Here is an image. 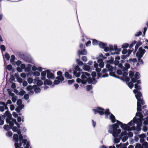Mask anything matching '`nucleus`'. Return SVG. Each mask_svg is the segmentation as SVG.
<instances>
[{"instance_id":"12","label":"nucleus","mask_w":148,"mask_h":148,"mask_svg":"<svg viewBox=\"0 0 148 148\" xmlns=\"http://www.w3.org/2000/svg\"><path fill=\"white\" fill-rule=\"evenodd\" d=\"M87 81L89 84H92L94 85L95 84L98 82L96 80L95 78L89 77L87 79Z\"/></svg>"},{"instance_id":"57","label":"nucleus","mask_w":148,"mask_h":148,"mask_svg":"<svg viewBox=\"0 0 148 148\" xmlns=\"http://www.w3.org/2000/svg\"><path fill=\"white\" fill-rule=\"evenodd\" d=\"M109 75L110 76H112L114 77H115V76L116 75L115 72H113V71H110Z\"/></svg>"},{"instance_id":"3","label":"nucleus","mask_w":148,"mask_h":148,"mask_svg":"<svg viewBox=\"0 0 148 148\" xmlns=\"http://www.w3.org/2000/svg\"><path fill=\"white\" fill-rule=\"evenodd\" d=\"M137 61L136 58L133 59L130 58L126 60H121L120 61V64L119 65L120 68L122 69L123 71H128V69L130 68V65L129 63L131 64L136 62Z\"/></svg>"},{"instance_id":"32","label":"nucleus","mask_w":148,"mask_h":148,"mask_svg":"<svg viewBox=\"0 0 148 148\" xmlns=\"http://www.w3.org/2000/svg\"><path fill=\"white\" fill-rule=\"evenodd\" d=\"M81 72L78 71V72L76 71H73V73L74 75L76 77H79L81 75Z\"/></svg>"},{"instance_id":"39","label":"nucleus","mask_w":148,"mask_h":148,"mask_svg":"<svg viewBox=\"0 0 148 148\" xmlns=\"http://www.w3.org/2000/svg\"><path fill=\"white\" fill-rule=\"evenodd\" d=\"M74 70L73 71H76L79 72H82V69H80L79 66L78 65L76 66L74 68Z\"/></svg>"},{"instance_id":"54","label":"nucleus","mask_w":148,"mask_h":148,"mask_svg":"<svg viewBox=\"0 0 148 148\" xmlns=\"http://www.w3.org/2000/svg\"><path fill=\"white\" fill-rule=\"evenodd\" d=\"M13 81H15V78L13 75H12L10 79V83H12Z\"/></svg>"},{"instance_id":"16","label":"nucleus","mask_w":148,"mask_h":148,"mask_svg":"<svg viewBox=\"0 0 148 148\" xmlns=\"http://www.w3.org/2000/svg\"><path fill=\"white\" fill-rule=\"evenodd\" d=\"M114 138V144L112 146H109V148H115V146L114 145V144L118 143L120 142L121 139L120 138H119L117 137Z\"/></svg>"},{"instance_id":"7","label":"nucleus","mask_w":148,"mask_h":148,"mask_svg":"<svg viewBox=\"0 0 148 148\" xmlns=\"http://www.w3.org/2000/svg\"><path fill=\"white\" fill-rule=\"evenodd\" d=\"M145 52V50L143 49L142 47H140L136 52V56L137 58H142Z\"/></svg>"},{"instance_id":"35","label":"nucleus","mask_w":148,"mask_h":148,"mask_svg":"<svg viewBox=\"0 0 148 148\" xmlns=\"http://www.w3.org/2000/svg\"><path fill=\"white\" fill-rule=\"evenodd\" d=\"M32 74L34 76H39L40 75V73L39 72L37 71H35L34 72L31 71Z\"/></svg>"},{"instance_id":"63","label":"nucleus","mask_w":148,"mask_h":148,"mask_svg":"<svg viewBox=\"0 0 148 148\" xmlns=\"http://www.w3.org/2000/svg\"><path fill=\"white\" fill-rule=\"evenodd\" d=\"M128 52V50L126 49H124L122 51V53L123 55H125L127 54Z\"/></svg>"},{"instance_id":"5","label":"nucleus","mask_w":148,"mask_h":148,"mask_svg":"<svg viewBox=\"0 0 148 148\" xmlns=\"http://www.w3.org/2000/svg\"><path fill=\"white\" fill-rule=\"evenodd\" d=\"M140 118H138L136 116L133 118V120L135 121V123L137 124L136 130L137 131H140L141 129V127L143 124V120H140Z\"/></svg>"},{"instance_id":"30","label":"nucleus","mask_w":148,"mask_h":148,"mask_svg":"<svg viewBox=\"0 0 148 148\" xmlns=\"http://www.w3.org/2000/svg\"><path fill=\"white\" fill-rule=\"evenodd\" d=\"M121 50V48H117L116 50V51H115L113 53H111V55H114L115 54L118 55L120 53V52Z\"/></svg>"},{"instance_id":"50","label":"nucleus","mask_w":148,"mask_h":148,"mask_svg":"<svg viewBox=\"0 0 148 148\" xmlns=\"http://www.w3.org/2000/svg\"><path fill=\"white\" fill-rule=\"evenodd\" d=\"M134 88L138 90H140L141 89V86L137 84H134Z\"/></svg>"},{"instance_id":"22","label":"nucleus","mask_w":148,"mask_h":148,"mask_svg":"<svg viewBox=\"0 0 148 148\" xmlns=\"http://www.w3.org/2000/svg\"><path fill=\"white\" fill-rule=\"evenodd\" d=\"M10 116H12V115L11 114L9 111L8 110L6 111L3 115H2L3 117L4 118H5V117H7V118H8V117Z\"/></svg>"},{"instance_id":"26","label":"nucleus","mask_w":148,"mask_h":148,"mask_svg":"<svg viewBox=\"0 0 148 148\" xmlns=\"http://www.w3.org/2000/svg\"><path fill=\"white\" fill-rule=\"evenodd\" d=\"M65 77L67 78V79H71L72 78V77L71 75L68 72H66L64 73Z\"/></svg>"},{"instance_id":"48","label":"nucleus","mask_w":148,"mask_h":148,"mask_svg":"<svg viewBox=\"0 0 148 148\" xmlns=\"http://www.w3.org/2000/svg\"><path fill=\"white\" fill-rule=\"evenodd\" d=\"M43 84V83L42 81L39 80H38L37 83V85L38 87H40V86L42 85Z\"/></svg>"},{"instance_id":"61","label":"nucleus","mask_w":148,"mask_h":148,"mask_svg":"<svg viewBox=\"0 0 148 148\" xmlns=\"http://www.w3.org/2000/svg\"><path fill=\"white\" fill-rule=\"evenodd\" d=\"M6 135L8 137H11L12 135V133L11 131H9L6 133Z\"/></svg>"},{"instance_id":"44","label":"nucleus","mask_w":148,"mask_h":148,"mask_svg":"<svg viewBox=\"0 0 148 148\" xmlns=\"http://www.w3.org/2000/svg\"><path fill=\"white\" fill-rule=\"evenodd\" d=\"M7 91H8L9 93V95L10 96L12 97H15V94L14 93L10 91V90L9 89H7Z\"/></svg>"},{"instance_id":"36","label":"nucleus","mask_w":148,"mask_h":148,"mask_svg":"<svg viewBox=\"0 0 148 148\" xmlns=\"http://www.w3.org/2000/svg\"><path fill=\"white\" fill-rule=\"evenodd\" d=\"M92 40V44L94 45H99V42H100L95 39H93Z\"/></svg>"},{"instance_id":"41","label":"nucleus","mask_w":148,"mask_h":148,"mask_svg":"<svg viewBox=\"0 0 148 148\" xmlns=\"http://www.w3.org/2000/svg\"><path fill=\"white\" fill-rule=\"evenodd\" d=\"M76 62L78 63V66H81L83 64V62L82 61L80 60L79 59H76Z\"/></svg>"},{"instance_id":"17","label":"nucleus","mask_w":148,"mask_h":148,"mask_svg":"<svg viewBox=\"0 0 148 148\" xmlns=\"http://www.w3.org/2000/svg\"><path fill=\"white\" fill-rule=\"evenodd\" d=\"M17 54L18 56L20 58L24 60H25L26 59V56L25 55L21 52H18L17 53Z\"/></svg>"},{"instance_id":"55","label":"nucleus","mask_w":148,"mask_h":148,"mask_svg":"<svg viewBox=\"0 0 148 148\" xmlns=\"http://www.w3.org/2000/svg\"><path fill=\"white\" fill-rule=\"evenodd\" d=\"M22 101L21 99H18L16 102V104L17 105L19 106L22 104Z\"/></svg>"},{"instance_id":"47","label":"nucleus","mask_w":148,"mask_h":148,"mask_svg":"<svg viewBox=\"0 0 148 148\" xmlns=\"http://www.w3.org/2000/svg\"><path fill=\"white\" fill-rule=\"evenodd\" d=\"M141 58H138V62H139L140 64L143 65L144 64V62L143 59H141Z\"/></svg>"},{"instance_id":"10","label":"nucleus","mask_w":148,"mask_h":148,"mask_svg":"<svg viewBox=\"0 0 148 148\" xmlns=\"http://www.w3.org/2000/svg\"><path fill=\"white\" fill-rule=\"evenodd\" d=\"M121 129H119L118 130L113 131L112 130L109 129L108 132L112 134L113 136L114 137H117L118 135L121 133Z\"/></svg>"},{"instance_id":"58","label":"nucleus","mask_w":148,"mask_h":148,"mask_svg":"<svg viewBox=\"0 0 148 148\" xmlns=\"http://www.w3.org/2000/svg\"><path fill=\"white\" fill-rule=\"evenodd\" d=\"M5 57L8 60H9L10 58V56L8 53H6L5 54Z\"/></svg>"},{"instance_id":"62","label":"nucleus","mask_w":148,"mask_h":148,"mask_svg":"<svg viewBox=\"0 0 148 148\" xmlns=\"http://www.w3.org/2000/svg\"><path fill=\"white\" fill-rule=\"evenodd\" d=\"M133 134L132 132H129L128 133H127V136L128 137L130 138H132L133 137Z\"/></svg>"},{"instance_id":"19","label":"nucleus","mask_w":148,"mask_h":148,"mask_svg":"<svg viewBox=\"0 0 148 148\" xmlns=\"http://www.w3.org/2000/svg\"><path fill=\"white\" fill-rule=\"evenodd\" d=\"M134 73L132 71H130L129 74V76L131 79V82L133 83H135L136 82L135 81V79H134Z\"/></svg>"},{"instance_id":"15","label":"nucleus","mask_w":148,"mask_h":148,"mask_svg":"<svg viewBox=\"0 0 148 148\" xmlns=\"http://www.w3.org/2000/svg\"><path fill=\"white\" fill-rule=\"evenodd\" d=\"M87 54V51L85 49H84L82 50H79L78 51L77 55L79 56V57H80L81 55H86Z\"/></svg>"},{"instance_id":"11","label":"nucleus","mask_w":148,"mask_h":148,"mask_svg":"<svg viewBox=\"0 0 148 148\" xmlns=\"http://www.w3.org/2000/svg\"><path fill=\"white\" fill-rule=\"evenodd\" d=\"M46 71L47 72V77L48 79H54L55 78L54 75L51 72L50 70L47 69L46 70Z\"/></svg>"},{"instance_id":"43","label":"nucleus","mask_w":148,"mask_h":148,"mask_svg":"<svg viewBox=\"0 0 148 148\" xmlns=\"http://www.w3.org/2000/svg\"><path fill=\"white\" fill-rule=\"evenodd\" d=\"M26 92L22 89H21V91L19 92L18 95L22 96L24 95Z\"/></svg>"},{"instance_id":"60","label":"nucleus","mask_w":148,"mask_h":148,"mask_svg":"<svg viewBox=\"0 0 148 148\" xmlns=\"http://www.w3.org/2000/svg\"><path fill=\"white\" fill-rule=\"evenodd\" d=\"M46 74H47V72L46 70L45 71H42L41 72V76H45Z\"/></svg>"},{"instance_id":"18","label":"nucleus","mask_w":148,"mask_h":148,"mask_svg":"<svg viewBox=\"0 0 148 148\" xmlns=\"http://www.w3.org/2000/svg\"><path fill=\"white\" fill-rule=\"evenodd\" d=\"M33 88L34 89L35 93L36 94L39 93L41 91V89L36 85H33Z\"/></svg>"},{"instance_id":"23","label":"nucleus","mask_w":148,"mask_h":148,"mask_svg":"<svg viewBox=\"0 0 148 148\" xmlns=\"http://www.w3.org/2000/svg\"><path fill=\"white\" fill-rule=\"evenodd\" d=\"M99 46L100 48L103 49L106 46H107V44L106 43H104L100 41L99 43Z\"/></svg>"},{"instance_id":"38","label":"nucleus","mask_w":148,"mask_h":148,"mask_svg":"<svg viewBox=\"0 0 148 148\" xmlns=\"http://www.w3.org/2000/svg\"><path fill=\"white\" fill-rule=\"evenodd\" d=\"M133 82L130 81V82H129L127 83L128 87L131 89H132L134 86V85L133 84Z\"/></svg>"},{"instance_id":"28","label":"nucleus","mask_w":148,"mask_h":148,"mask_svg":"<svg viewBox=\"0 0 148 148\" xmlns=\"http://www.w3.org/2000/svg\"><path fill=\"white\" fill-rule=\"evenodd\" d=\"M124 130V131L122 132L119 135V137L120 138H121L123 136L127 135V132L125 130Z\"/></svg>"},{"instance_id":"64","label":"nucleus","mask_w":148,"mask_h":148,"mask_svg":"<svg viewBox=\"0 0 148 148\" xmlns=\"http://www.w3.org/2000/svg\"><path fill=\"white\" fill-rule=\"evenodd\" d=\"M142 145L144 147V148H148V143L147 142H145V144H143Z\"/></svg>"},{"instance_id":"51","label":"nucleus","mask_w":148,"mask_h":148,"mask_svg":"<svg viewBox=\"0 0 148 148\" xmlns=\"http://www.w3.org/2000/svg\"><path fill=\"white\" fill-rule=\"evenodd\" d=\"M26 90L27 91H29V90H31L33 88V86H32L30 85H29L26 87Z\"/></svg>"},{"instance_id":"33","label":"nucleus","mask_w":148,"mask_h":148,"mask_svg":"<svg viewBox=\"0 0 148 148\" xmlns=\"http://www.w3.org/2000/svg\"><path fill=\"white\" fill-rule=\"evenodd\" d=\"M140 77V75L138 72H136L134 75V79H138Z\"/></svg>"},{"instance_id":"37","label":"nucleus","mask_w":148,"mask_h":148,"mask_svg":"<svg viewBox=\"0 0 148 148\" xmlns=\"http://www.w3.org/2000/svg\"><path fill=\"white\" fill-rule=\"evenodd\" d=\"M28 66L25 69V72H29L31 71L32 65L31 64H28Z\"/></svg>"},{"instance_id":"42","label":"nucleus","mask_w":148,"mask_h":148,"mask_svg":"<svg viewBox=\"0 0 148 148\" xmlns=\"http://www.w3.org/2000/svg\"><path fill=\"white\" fill-rule=\"evenodd\" d=\"M121 69L124 72L123 73H122V74L123 76V77L124 78L127 77V76L128 74V73H127V71H123L122 69Z\"/></svg>"},{"instance_id":"53","label":"nucleus","mask_w":148,"mask_h":148,"mask_svg":"<svg viewBox=\"0 0 148 148\" xmlns=\"http://www.w3.org/2000/svg\"><path fill=\"white\" fill-rule=\"evenodd\" d=\"M129 46V44L127 43H125L123 44L122 46V48L125 49L128 47Z\"/></svg>"},{"instance_id":"45","label":"nucleus","mask_w":148,"mask_h":148,"mask_svg":"<svg viewBox=\"0 0 148 148\" xmlns=\"http://www.w3.org/2000/svg\"><path fill=\"white\" fill-rule=\"evenodd\" d=\"M129 57V55L126 54V55H122L121 56V58L122 59H123L122 60H125L127 58V57Z\"/></svg>"},{"instance_id":"49","label":"nucleus","mask_w":148,"mask_h":148,"mask_svg":"<svg viewBox=\"0 0 148 148\" xmlns=\"http://www.w3.org/2000/svg\"><path fill=\"white\" fill-rule=\"evenodd\" d=\"M86 90L87 91H89L91 90L92 88V86L91 85H87L86 86Z\"/></svg>"},{"instance_id":"31","label":"nucleus","mask_w":148,"mask_h":148,"mask_svg":"<svg viewBox=\"0 0 148 148\" xmlns=\"http://www.w3.org/2000/svg\"><path fill=\"white\" fill-rule=\"evenodd\" d=\"M0 48L1 50L2 53L3 55V51H4L6 50L5 46L4 45H1V43L0 42Z\"/></svg>"},{"instance_id":"6","label":"nucleus","mask_w":148,"mask_h":148,"mask_svg":"<svg viewBox=\"0 0 148 148\" xmlns=\"http://www.w3.org/2000/svg\"><path fill=\"white\" fill-rule=\"evenodd\" d=\"M136 116L139 117L138 118H140V120H143V121H144L143 123L144 125H147L148 124V117H147L145 118H143L144 116L141 112H139L138 114V115H136Z\"/></svg>"},{"instance_id":"27","label":"nucleus","mask_w":148,"mask_h":148,"mask_svg":"<svg viewBox=\"0 0 148 148\" xmlns=\"http://www.w3.org/2000/svg\"><path fill=\"white\" fill-rule=\"evenodd\" d=\"M4 129L6 131H8L10 129H11L12 127L10 125H5L3 126Z\"/></svg>"},{"instance_id":"2","label":"nucleus","mask_w":148,"mask_h":148,"mask_svg":"<svg viewBox=\"0 0 148 148\" xmlns=\"http://www.w3.org/2000/svg\"><path fill=\"white\" fill-rule=\"evenodd\" d=\"M97 109H92V110L94 112L95 114H96L97 113H99L100 115H103L105 114V113H106V114H110L109 119L111 120V121L112 123H114L116 122V119L115 116L113 114L110 113L108 109H107L105 111V110L101 107H98Z\"/></svg>"},{"instance_id":"40","label":"nucleus","mask_w":148,"mask_h":148,"mask_svg":"<svg viewBox=\"0 0 148 148\" xmlns=\"http://www.w3.org/2000/svg\"><path fill=\"white\" fill-rule=\"evenodd\" d=\"M141 112H142L144 116L148 115V110L147 109H144L143 111L142 110Z\"/></svg>"},{"instance_id":"13","label":"nucleus","mask_w":148,"mask_h":148,"mask_svg":"<svg viewBox=\"0 0 148 148\" xmlns=\"http://www.w3.org/2000/svg\"><path fill=\"white\" fill-rule=\"evenodd\" d=\"M82 75L81 76V78L82 79H87L88 78L87 77H90V74L87 72H81Z\"/></svg>"},{"instance_id":"20","label":"nucleus","mask_w":148,"mask_h":148,"mask_svg":"<svg viewBox=\"0 0 148 148\" xmlns=\"http://www.w3.org/2000/svg\"><path fill=\"white\" fill-rule=\"evenodd\" d=\"M83 69L85 71H88L89 72H90L91 71V69L90 68V66L85 64L84 65L83 67Z\"/></svg>"},{"instance_id":"8","label":"nucleus","mask_w":148,"mask_h":148,"mask_svg":"<svg viewBox=\"0 0 148 148\" xmlns=\"http://www.w3.org/2000/svg\"><path fill=\"white\" fill-rule=\"evenodd\" d=\"M16 121V120L15 119L13 118L11 116L6 118V122L7 123L9 124V125L12 127L14 126Z\"/></svg>"},{"instance_id":"56","label":"nucleus","mask_w":148,"mask_h":148,"mask_svg":"<svg viewBox=\"0 0 148 148\" xmlns=\"http://www.w3.org/2000/svg\"><path fill=\"white\" fill-rule=\"evenodd\" d=\"M138 136L140 138H146V135L145 134H140L138 135Z\"/></svg>"},{"instance_id":"21","label":"nucleus","mask_w":148,"mask_h":148,"mask_svg":"<svg viewBox=\"0 0 148 148\" xmlns=\"http://www.w3.org/2000/svg\"><path fill=\"white\" fill-rule=\"evenodd\" d=\"M52 84V82L49 79H46L44 82V84L45 86H46L47 85L50 86Z\"/></svg>"},{"instance_id":"4","label":"nucleus","mask_w":148,"mask_h":148,"mask_svg":"<svg viewBox=\"0 0 148 148\" xmlns=\"http://www.w3.org/2000/svg\"><path fill=\"white\" fill-rule=\"evenodd\" d=\"M137 100V112L136 113V115H138V114L139 112H140L142 111V106L144 105L145 104V103L144 100L141 98L138 99Z\"/></svg>"},{"instance_id":"52","label":"nucleus","mask_w":148,"mask_h":148,"mask_svg":"<svg viewBox=\"0 0 148 148\" xmlns=\"http://www.w3.org/2000/svg\"><path fill=\"white\" fill-rule=\"evenodd\" d=\"M135 121L133 120V119L132 120H131L130 122L128 123L127 124L129 126H130L132 125H133L135 123Z\"/></svg>"},{"instance_id":"9","label":"nucleus","mask_w":148,"mask_h":148,"mask_svg":"<svg viewBox=\"0 0 148 148\" xmlns=\"http://www.w3.org/2000/svg\"><path fill=\"white\" fill-rule=\"evenodd\" d=\"M107 64H114L115 66H117L118 67L120 68L119 65L120 64V61L119 60H115L114 61V58L113 57H111L110 59L107 60L106 62Z\"/></svg>"},{"instance_id":"1","label":"nucleus","mask_w":148,"mask_h":148,"mask_svg":"<svg viewBox=\"0 0 148 148\" xmlns=\"http://www.w3.org/2000/svg\"><path fill=\"white\" fill-rule=\"evenodd\" d=\"M16 132L17 134H14L13 136V139L15 142L14 146L15 148H19L22 145V143L24 145L27 142V139L23 138V136L21 133L20 129L18 128Z\"/></svg>"},{"instance_id":"34","label":"nucleus","mask_w":148,"mask_h":148,"mask_svg":"<svg viewBox=\"0 0 148 148\" xmlns=\"http://www.w3.org/2000/svg\"><path fill=\"white\" fill-rule=\"evenodd\" d=\"M116 127L115 125H114V124H112L109 126V129L112 130L113 131L118 130V129H116Z\"/></svg>"},{"instance_id":"29","label":"nucleus","mask_w":148,"mask_h":148,"mask_svg":"<svg viewBox=\"0 0 148 148\" xmlns=\"http://www.w3.org/2000/svg\"><path fill=\"white\" fill-rule=\"evenodd\" d=\"M135 96L137 99L141 98L142 95L141 92L140 91L138 92V93L135 95Z\"/></svg>"},{"instance_id":"46","label":"nucleus","mask_w":148,"mask_h":148,"mask_svg":"<svg viewBox=\"0 0 148 148\" xmlns=\"http://www.w3.org/2000/svg\"><path fill=\"white\" fill-rule=\"evenodd\" d=\"M128 138V137L127 135L124 136H123L121 138L123 142H124L127 140Z\"/></svg>"},{"instance_id":"24","label":"nucleus","mask_w":148,"mask_h":148,"mask_svg":"<svg viewBox=\"0 0 148 148\" xmlns=\"http://www.w3.org/2000/svg\"><path fill=\"white\" fill-rule=\"evenodd\" d=\"M110 64H107L106 65V67L108 69L109 71H114L113 67L110 65Z\"/></svg>"},{"instance_id":"59","label":"nucleus","mask_w":148,"mask_h":148,"mask_svg":"<svg viewBox=\"0 0 148 148\" xmlns=\"http://www.w3.org/2000/svg\"><path fill=\"white\" fill-rule=\"evenodd\" d=\"M12 66L11 64L8 65L6 66V69L9 71L12 70Z\"/></svg>"},{"instance_id":"25","label":"nucleus","mask_w":148,"mask_h":148,"mask_svg":"<svg viewBox=\"0 0 148 148\" xmlns=\"http://www.w3.org/2000/svg\"><path fill=\"white\" fill-rule=\"evenodd\" d=\"M142 42L140 41H139L136 44L135 47L134 52H136L137 50L139 47L141 45H142Z\"/></svg>"},{"instance_id":"14","label":"nucleus","mask_w":148,"mask_h":148,"mask_svg":"<svg viewBox=\"0 0 148 148\" xmlns=\"http://www.w3.org/2000/svg\"><path fill=\"white\" fill-rule=\"evenodd\" d=\"M116 121L117 123H118L119 125H120L121 127L123 130H126L128 125L127 124L125 123L123 124L122 122L118 120H116Z\"/></svg>"}]
</instances>
